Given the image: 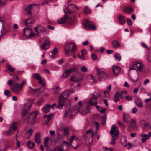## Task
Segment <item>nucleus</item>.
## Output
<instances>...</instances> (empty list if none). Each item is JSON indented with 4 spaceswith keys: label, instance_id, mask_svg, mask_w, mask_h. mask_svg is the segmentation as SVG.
I'll list each match as a JSON object with an SVG mask.
<instances>
[{
    "label": "nucleus",
    "instance_id": "nucleus-1",
    "mask_svg": "<svg viewBox=\"0 0 151 151\" xmlns=\"http://www.w3.org/2000/svg\"><path fill=\"white\" fill-rule=\"evenodd\" d=\"M34 101V100L32 99H29L28 100L29 103L27 105L28 107L27 106L26 103L24 104L22 113V115L23 117H24L29 113Z\"/></svg>",
    "mask_w": 151,
    "mask_h": 151
},
{
    "label": "nucleus",
    "instance_id": "nucleus-2",
    "mask_svg": "<svg viewBox=\"0 0 151 151\" xmlns=\"http://www.w3.org/2000/svg\"><path fill=\"white\" fill-rule=\"evenodd\" d=\"M112 135L113 138L112 139L111 144L112 145H114L115 144V141L118 138L119 134L118 130L116 127L115 125L113 124L112 126L111 130L110 132Z\"/></svg>",
    "mask_w": 151,
    "mask_h": 151
},
{
    "label": "nucleus",
    "instance_id": "nucleus-3",
    "mask_svg": "<svg viewBox=\"0 0 151 151\" xmlns=\"http://www.w3.org/2000/svg\"><path fill=\"white\" fill-rule=\"evenodd\" d=\"M66 9L67 11L63 9L64 11L65 14H73L76 12V10H78V8L76 5L70 4L66 8Z\"/></svg>",
    "mask_w": 151,
    "mask_h": 151
},
{
    "label": "nucleus",
    "instance_id": "nucleus-4",
    "mask_svg": "<svg viewBox=\"0 0 151 151\" xmlns=\"http://www.w3.org/2000/svg\"><path fill=\"white\" fill-rule=\"evenodd\" d=\"M38 110L32 111L27 117L26 119L28 122H33L36 119L37 116L39 114Z\"/></svg>",
    "mask_w": 151,
    "mask_h": 151
},
{
    "label": "nucleus",
    "instance_id": "nucleus-5",
    "mask_svg": "<svg viewBox=\"0 0 151 151\" xmlns=\"http://www.w3.org/2000/svg\"><path fill=\"white\" fill-rule=\"evenodd\" d=\"M77 70L76 68H70L69 70H65L64 72L62 74L61 78L62 79H65L67 78L69 75L72 72L75 71Z\"/></svg>",
    "mask_w": 151,
    "mask_h": 151
},
{
    "label": "nucleus",
    "instance_id": "nucleus-6",
    "mask_svg": "<svg viewBox=\"0 0 151 151\" xmlns=\"http://www.w3.org/2000/svg\"><path fill=\"white\" fill-rule=\"evenodd\" d=\"M83 136L86 141L89 140L91 138L90 144L92 143L93 139V133L91 129H90L87 131Z\"/></svg>",
    "mask_w": 151,
    "mask_h": 151
},
{
    "label": "nucleus",
    "instance_id": "nucleus-7",
    "mask_svg": "<svg viewBox=\"0 0 151 151\" xmlns=\"http://www.w3.org/2000/svg\"><path fill=\"white\" fill-rule=\"evenodd\" d=\"M33 78L38 81L39 83L43 86L45 85L44 81L41 78V76L38 73H35L32 75Z\"/></svg>",
    "mask_w": 151,
    "mask_h": 151
},
{
    "label": "nucleus",
    "instance_id": "nucleus-8",
    "mask_svg": "<svg viewBox=\"0 0 151 151\" xmlns=\"http://www.w3.org/2000/svg\"><path fill=\"white\" fill-rule=\"evenodd\" d=\"M84 25L85 28L87 29H92L93 30H94L96 29V26L94 25H92L89 21L87 19L85 20Z\"/></svg>",
    "mask_w": 151,
    "mask_h": 151
},
{
    "label": "nucleus",
    "instance_id": "nucleus-9",
    "mask_svg": "<svg viewBox=\"0 0 151 151\" xmlns=\"http://www.w3.org/2000/svg\"><path fill=\"white\" fill-rule=\"evenodd\" d=\"M96 71L97 72L98 76L99 79L103 78L104 79H106L108 78L109 77L107 74L101 70L96 68Z\"/></svg>",
    "mask_w": 151,
    "mask_h": 151
},
{
    "label": "nucleus",
    "instance_id": "nucleus-10",
    "mask_svg": "<svg viewBox=\"0 0 151 151\" xmlns=\"http://www.w3.org/2000/svg\"><path fill=\"white\" fill-rule=\"evenodd\" d=\"M137 69L139 71H141L142 69V67H132L129 69V71L128 73V75L129 78L132 81L134 82L138 80V79H136V80H134L133 79L132 77L130 75V71L132 70H134L137 71Z\"/></svg>",
    "mask_w": 151,
    "mask_h": 151
},
{
    "label": "nucleus",
    "instance_id": "nucleus-11",
    "mask_svg": "<svg viewBox=\"0 0 151 151\" xmlns=\"http://www.w3.org/2000/svg\"><path fill=\"white\" fill-rule=\"evenodd\" d=\"M14 81L15 82L14 85V87L12 88V90L15 94H18L20 91H21L22 89H20V87L19 86L18 83L16 82L14 80Z\"/></svg>",
    "mask_w": 151,
    "mask_h": 151
},
{
    "label": "nucleus",
    "instance_id": "nucleus-12",
    "mask_svg": "<svg viewBox=\"0 0 151 151\" xmlns=\"http://www.w3.org/2000/svg\"><path fill=\"white\" fill-rule=\"evenodd\" d=\"M35 4H31L29 5L26 8L25 10L28 14L31 15V12L32 9L34 8L33 6Z\"/></svg>",
    "mask_w": 151,
    "mask_h": 151
},
{
    "label": "nucleus",
    "instance_id": "nucleus-13",
    "mask_svg": "<svg viewBox=\"0 0 151 151\" xmlns=\"http://www.w3.org/2000/svg\"><path fill=\"white\" fill-rule=\"evenodd\" d=\"M50 42L48 40H46L45 42L40 46V48L43 50H46L48 49L50 46Z\"/></svg>",
    "mask_w": 151,
    "mask_h": 151
},
{
    "label": "nucleus",
    "instance_id": "nucleus-14",
    "mask_svg": "<svg viewBox=\"0 0 151 151\" xmlns=\"http://www.w3.org/2000/svg\"><path fill=\"white\" fill-rule=\"evenodd\" d=\"M34 30L35 32L38 34L41 33L42 32L44 31L43 27L40 25H38L35 27Z\"/></svg>",
    "mask_w": 151,
    "mask_h": 151
},
{
    "label": "nucleus",
    "instance_id": "nucleus-15",
    "mask_svg": "<svg viewBox=\"0 0 151 151\" xmlns=\"http://www.w3.org/2000/svg\"><path fill=\"white\" fill-rule=\"evenodd\" d=\"M97 103L96 98L95 96L90 99L87 105L88 106H90L91 105L96 104Z\"/></svg>",
    "mask_w": 151,
    "mask_h": 151
},
{
    "label": "nucleus",
    "instance_id": "nucleus-16",
    "mask_svg": "<svg viewBox=\"0 0 151 151\" xmlns=\"http://www.w3.org/2000/svg\"><path fill=\"white\" fill-rule=\"evenodd\" d=\"M32 31V29L29 27H26L24 29L23 33L26 38L28 35Z\"/></svg>",
    "mask_w": 151,
    "mask_h": 151
},
{
    "label": "nucleus",
    "instance_id": "nucleus-17",
    "mask_svg": "<svg viewBox=\"0 0 151 151\" xmlns=\"http://www.w3.org/2000/svg\"><path fill=\"white\" fill-rule=\"evenodd\" d=\"M72 45V43H70L67 44L65 47V52L66 54L69 56H71L70 54V45Z\"/></svg>",
    "mask_w": 151,
    "mask_h": 151
},
{
    "label": "nucleus",
    "instance_id": "nucleus-18",
    "mask_svg": "<svg viewBox=\"0 0 151 151\" xmlns=\"http://www.w3.org/2000/svg\"><path fill=\"white\" fill-rule=\"evenodd\" d=\"M35 22L34 19H31V18H29L25 20V24L26 26H29Z\"/></svg>",
    "mask_w": 151,
    "mask_h": 151
},
{
    "label": "nucleus",
    "instance_id": "nucleus-19",
    "mask_svg": "<svg viewBox=\"0 0 151 151\" xmlns=\"http://www.w3.org/2000/svg\"><path fill=\"white\" fill-rule=\"evenodd\" d=\"M136 126L135 121L133 119H131L130 124L128 127V128L129 129L133 130Z\"/></svg>",
    "mask_w": 151,
    "mask_h": 151
},
{
    "label": "nucleus",
    "instance_id": "nucleus-20",
    "mask_svg": "<svg viewBox=\"0 0 151 151\" xmlns=\"http://www.w3.org/2000/svg\"><path fill=\"white\" fill-rule=\"evenodd\" d=\"M118 19L119 22L121 24H125V18L124 16L121 14L119 15Z\"/></svg>",
    "mask_w": 151,
    "mask_h": 151
},
{
    "label": "nucleus",
    "instance_id": "nucleus-21",
    "mask_svg": "<svg viewBox=\"0 0 151 151\" xmlns=\"http://www.w3.org/2000/svg\"><path fill=\"white\" fill-rule=\"evenodd\" d=\"M81 78H78L76 76H73L70 79L71 81L72 82H79L81 81Z\"/></svg>",
    "mask_w": 151,
    "mask_h": 151
},
{
    "label": "nucleus",
    "instance_id": "nucleus-22",
    "mask_svg": "<svg viewBox=\"0 0 151 151\" xmlns=\"http://www.w3.org/2000/svg\"><path fill=\"white\" fill-rule=\"evenodd\" d=\"M68 18V16H65L58 20L57 22L59 24H63L66 22Z\"/></svg>",
    "mask_w": 151,
    "mask_h": 151
},
{
    "label": "nucleus",
    "instance_id": "nucleus-23",
    "mask_svg": "<svg viewBox=\"0 0 151 151\" xmlns=\"http://www.w3.org/2000/svg\"><path fill=\"white\" fill-rule=\"evenodd\" d=\"M136 104L139 107H142L143 106V103L142 100L140 98H138L137 100L135 101Z\"/></svg>",
    "mask_w": 151,
    "mask_h": 151
},
{
    "label": "nucleus",
    "instance_id": "nucleus-24",
    "mask_svg": "<svg viewBox=\"0 0 151 151\" xmlns=\"http://www.w3.org/2000/svg\"><path fill=\"white\" fill-rule=\"evenodd\" d=\"M130 117L129 116L123 114V120L125 122L129 123L130 122Z\"/></svg>",
    "mask_w": 151,
    "mask_h": 151
},
{
    "label": "nucleus",
    "instance_id": "nucleus-25",
    "mask_svg": "<svg viewBox=\"0 0 151 151\" xmlns=\"http://www.w3.org/2000/svg\"><path fill=\"white\" fill-rule=\"evenodd\" d=\"M60 96L61 97L65 99H67L69 96V92L68 91L65 90L63 93L61 94Z\"/></svg>",
    "mask_w": 151,
    "mask_h": 151
},
{
    "label": "nucleus",
    "instance_id": "nucleus-26",
    "mask_svg": "<svg viewBox=\"0 0 151 151\" xmlns=\"http://www.w3.org/2000/svg\"><path fill=\"white\" fill-rule=\"evenodd\" d=\"M51 116L50 115H45L44 116V119H45V122L44 124H47L49 121L50 120Z\"/></svg>",
    "mask_w": 151,
    "mask_h": 151
},
{
    "label": "nucleus",
    "instance_id": "nucleus-27",
    "mask_svg": "<svg viewBox=\"0 0 151 151\" xmlns=\"http://www.w3.org/2000/svg\"><path fill=\"white\" fill-rule=\"evenodd\" d=\"M33 131L32 129L29 130L26 133L25 137L27 139L29 138L32 135Z\"/></svg>",
    "mask_w": 151,
    "mask_h": 151
},
{
    "label": "nucleus",
    "instance_id": "nucleus-28",
    "mask_svg": "<svg viewBox=\"0 0 151 151\" xmlns=\"http://www.w3.org/2000/svg\"><path fill=\"white\" fill-rule=\"evenodd\" d=\"M15 131L11 128H10L6 131V134L7 136H9L12 135L14 132Z\"/></svg>",
    "mask_w": 151,
    "mask_h": 151
},
{
    "label": "nucleus",
    "instance_id": "nucleus-29",
    "mask_svg": "<svg viewBox=\"0 0 151 151\" xmlns=\"http://www.w3.org/2000/svg\"><path fill=\"white\" fill-rule=\"evenodd\" d=\"M50 105L47 104L45 107L42 109V110L44 112L47 113L49 112L50 110Z\"/></svg>",
    "mask_w": 151,
    "mask_h": 151
},
{
    "label": "nucleus",
    "instance_id": "nucleus-30",
    "mask_svg": "<svg viewBox=\"0 0 151 151\" xmlns=\"http://www.w3.org/2000/svg\"><path fill=\"white\" fill-rule=\"evenodd\" d=\"M121 70L119 67H113V72L114 74H116L119 73Z\"/></svg>",
    "mask_w": 151,
    "mask_h": 151
},
{
    "label": "nucleus",
    "instance_id": "nucleus-31",
    "mask_svg": "<svg viewBox=\"0 0 151 151\" xmlns=\"http://www.w3.org/2000/svg\"><path fill=\"white\" fill-rule=\"evenodd\" d=\"M35 140L37 143L38 144L40 143V135L39 133H37L36 134Z\"/></svg>",
    "mask_w": 151,
    "mask_h": 151
},
{
    "label": "nucleus",
    "instance_id": "nucleus-32",
    "mask_svg": "<svg viewBox=\"0 0 151 151\" xmlns=\"http://www.w3.org/2000/svg\"><path fill=\"white\" fill-rule=\"evenodd\" d=\"M72 44L73 45V47L70 50V54H71V55L74 53L75 50L77 49V46L75 43H72Z\"/></svg>",
    "mask_w": 151,
    "mask_h": 151
},
{
    "label": "nucleus",
    "instance_id": "nucleus-33",
    "mask_svg": "<svg viewBox=\"0 0 151 151\" xmlns=\"http://www.w3.org/2000/svg\"><path fill=\"white\" fill-rule=\"evenodd\" d=\"M141 137H142V142H145L149 138L147 134H141L140 135Z\"/></svg>",
    "mask_w": 151,
    "mask_h": 151
},
{
    "label": "nucleus",
    "instance_id": "nucleus-34",
    "mask_svg": "<svg viewBox=\"0 0 151 151\" xmlns=\"http://www.w3.org/2000/svg\"><path fill=\"white\" fill-rule=\"evenodd\" d=\"M54 151H65L63 150V145H60L54 150Z\"/></svg>",
    "mask_w": 151,
    "mask_h": 151
},
{
    "label": "nucleus",
    "instance_id": "nucleus-35",
    "mask_svg": "<svg viewBox=\"0 0 151 151\" xmlns=\"http://www.w3.org/2000/svg\"><path fill=\"white\" fill-rule=\"evenodd\" d=\"M120 95L119 92H117L115 94L114 96V101L115 102H117L119 100V97Z\"/></svg>",
    "mask_w": 151,
    "mask_h": 151
},
{
    "label": "nucleus",
    "instance_id": "nucleus-36",
    "mask_svg": "<svg viewBox=\"0 0 151 151\" xmlns=\"http://www.w3.org/2000/svg\"><path fill=\"white\" fill-rule=\"evenodd\" d=\"M124 10L126 12L130 14L133 11V9L132 7H126L124 9Z\"/></svg>",
    "mask_w": 151,
    "mask_h": 151
},
{
    "label": "nucleus",
    "instance_id": "nucleus-37",
    "mask_svg": "<svg viewBox=\"0 0 151 151\" xmlns=\"http://www.w3.org/2000/svg\"><path fill=\"white\" fill-rule=\"evenodd\" d=\"M35 146L34 143L30 141H28L27 142V146L28 148H32Z\"/></svg>",
    "mask_w": 151,
    "mask_h": 151
},
{
    "label": "nucleus",
    "instance_id": "nucleus-38",
    "mask_svg": "<svg viewBox=\"0 0 151 151\" xmlns=\"http://www.w3.org/2000/svg\"><path fill=\"white\" fill-rule=\"evenodd\" d=\"M54 92L53 94L54 95L57 94L59 93L60 90V88L59 87H57L53 89Z\"/></svg>",
    "mask_w": 151,
    "mask_h": 151
},
{
    "label": "nucleus",
    "instance_id": "nucleus-39",
    "mask_svg": "<svg viewBox=\"0 0 151 151\" xmlns=\"http://www.w3.org/2000/svg\"><path fill=\"white\" fill-rule=\"evenodd\" d=\"M37 35L35 33H34L33 32L32 30L31 31L30 33L27 36V37H26V38H30L33 37H34L36 36Z\"/></svg>",
    "mask_w": 151,
    "mask_h": 151
},
{
    "label": "nucleus",
    "instance_id": "nucleus-40",
    "mask_svg": "<svg viewBox=\"0 0 151 151\" xmlns=\"http://www.w3.org/2000/svg\"><path fill=\"white\" fill-rule=\"evenodd\" d=\"M17 122H13L12 125V126L10 128H11L12 129L14 130V131L17 129Z\"/></svg>",
    "mask_w": 151,
    "mask_h": 151
},
{
    "label": "nucleus",
    "instance_id": "nucleus-41",
    "mask_svg": "<svg viewBox=\"0 0 151 151\" xmlns=\"http://www.w3.org/2000/svg\"><path fill=\"white\" fill-rule=\"evenodd\" d=\"M106 115H104L102 117L101 122V123L103 125H104L106 122Z\"/></svg>",
    "mask_w": 151,
    "mask_h": 151
},
{
    "label": "nucleus",
    "instance_id": "nucleus-42",
    "mask_svg": "<svg viewBox=\"0 0 151 151\" xmlns=\"http://www.w3.org/2000/svg\"><path fill=\"white\" fill-rule=\"evenodd\" d=\"M77 139H78L77 138L76 136H74V135L72 136L71 137V138L70 140V141H69L70 143V144H71L73 143L74 140H77Z\"/></svg>",
    "mask_w": 151,
    "mask_h": 151
},
{
    "label": "nucleus",
    "instance_id": "nucleus-43",
    "mask_svg": "<svg viewBox=\"0 0 151 151\" xmlns=\"http://www.w3.org/2000/svg\"><path fill=\"white\" fill-rule=\"evenodd\" d=\"M112 44L113 46L114 47L117 48H119V44L116 40L112 42Z\"/></svg>",
    "mask_w": 151,
    "mask_h": 151
},
{
    "label": "nucleus",
    "instance_id": "nucleus-44",
    "mask_svg": "<svg viewBox=\"0 0 151 151\" xmlns=\"http://www.w3.org/2000/svg\"><path fill=\"white\" fill-rule=\"evenodd\" d=\"M114 57L115 58L118 60V61H120L121 60V56L118 53H116L114 55Z\"/></svg>",
    "mask_w": 151,
    "mask_h": 151
},
{
    "label": "nucleus",
    "instance_id": "nucleus-45",
    "mask_svg": "<svg viewBox=\"0 0 151 151\" xmlns=\"http://www.w3.org/2000/svg\"><path fill=\"white\" fill-rule=\"evenodd\" d=\"M4 94L7 97H9L11 96V92L7 90H4Z\"/></svg>",
    "mask_w": 151,
    "mask_h": 151
},
{
    "label": "nucleus",
    "instance_id": "nucleus-46",
    "mask_svg": "<svg viewBox=\"0 0 151 151\" xmlns=\"http://www.w3.org/2000/svg\"><path fill=\"white\" fill-rule=\"evenodd\" d=\"M88 78L89 79L92 80L93 82H95L94 78L93 75L91 74H88Z\"/></svg>",
    "mask_w": 151,
    "mask_h": 151
},
{
    "label": "nucleus",
    "instance_id": "nucleus-47",
    "mask_svg": "<svg viewBox=\"0 0 151 151\" xmlns=\"http://www.w3.org/2000/svg\"><path fill=\"white\" fill-rule=\"evenodd\" d=\"M15 69L12 67H7V70H6L5 71H7L8 70L11 72H13L14 71Z\"/></svg>",
    "mask_w": 151,
    "mask_h": 151
},
{
    "label": "nucleus",
    "instance_id": "nucleus-48",
    "mask_svg": "<svg viewBox=\"0 0 151 151\" xmlns=\"http://www.w3.org/2000/svg\"><path fill=\"white\" fill-rule=\"evenodd\" d=\"M65 99H65L63 98V97H61V96H60V97L59 99V103L63 104V103L64 102V101Z\"/></svg>",
    "mask_w": 151,
    "mask_h": 151
},
{
    "label": "nucleus",
    "instance_id": "nucleus-49",
    "mask_svg": "<svg viewBox=\"0 0 151 151\" xmlns=\"http://www.w3.org/2000/svg\"><path fill=\"white\" fill-rule=\"evenodd\" d=\"M49 139V138L48 137L45 139L44 141V145L45 146L47 147L48 146V141Z\"/></svg>",
    "mask_w": 151,
    "mask_h": 151
},
{
    "label": "nucleus",
    "instance_id": "nucleus-50",
    "mask_svg": "<svg viewBox=\"0 0 151 151\" xmlns=\"http://www.w3.org/2000/svg\"><path fill=\"white\" fill-rule=\"evenodd\" d=\"M90 12L91 10L90 9H88V7L87 6H85L84 13L86 14H88Z\"/></svg>",
    "mask_w": 151,
    "mask_h": 151
},
{
    "label": "nucleus",
    "instance_id": "nucleus-51",
    "mask_svg": "<svg viewBox=\"0 0 151 151\" xmlns=\"http://www.w3.org/2000/svg\"><path fill=\"white\" fill-rule=\"evenodd\" d=\"M63 143L64 144L63 145H65L66 146V147H67L66 149H67L68 148V147H69L70 146V142L69 143L68 142H66V141H63Z\"/></svg>",
    "mask_w": 151,
    "mask_h": 151
},
{
    "label": "nucleus",
    "instance_id": "nucleus-52",
    "mask_svg": "<svg viewBox=\"0 0 151 151\" xmlns=\"http://www.w3.org/2000/svg\"><path fill=\"white\" fill-rule=\"evenodd\" d=\"M144 65L142 63L139 62H137L133 65V66H143Z\"/></svg>",
    "mask_w": 151,
    "mask_h": 151
},
{
    "label": "nucleus",
    "instance_id": "nucleus-53",
    "mask_svg": "<svg viewBox=\"0 0 151 151\" xmlns=\"http://www.w3.org/2000/svg\"><path fill=\"white\" fill-rule=\"evenodd\" d=\"M94 124L95 125V126H96V131L95 132V133L96 134L97 133V132H98V130L99 124L97 122H94Z\"/></svg>",
    "mask_w": 151,
    "mask_h": 151
},
{
    "label": "nucleus",
    "instance_id": "nucleus-54",
    "mask_svg": "<svg viewBox=\"0 0 151 151\" xmlns=\"http://www.w3.org/2000/svg\"><path fill=\"white\" fill-rule=\"evenodd\" d=\"M91 57L93 60H95L97 59V57L95 54L92 53L91 54Z\"/></svg>",
    "mask_w": 151,
    "mask_h": 151
},
{
    "label": "nucleus",
    "instance_id": "nucleus-55",
    "mask_svg": "<svg viewBox=\"0 0 151 151\" xmlns=\"http://www.w3.org/2000/svg\"><path fill=\"white\" fill-rule=\"evenodd\" d=\"M104 93L105 97L107 98H109V97L110 96L109 93L107 91H104Z\"/></svg>",
    "mask_w": 151,
    "mask_h": 151
},
{
    "label": "nucleus",
    "instance_id": "nucleus-56",
    "mask_svg": "<svg viewBox=\"0 0 151 151\" xmlns=\"http://www.w3.org/2000/svg\"><path fill=\"white\" fill-rule=\"evenodd\" d=\"M44 101V99L43 98H42L41 99H40L37 102V104L38 105H41L43 103V101Z\"/></svg>",
    "mask_w": 151,
    "mask_h": 151
},
{
    "label": "nucleus",
    "instance_id": "nucleus-57",
    "mask_svg": "<svg viewBox=\"0 0 151 151\" xmlns=\"http://www.w3.org/2000/svg\"><path fill=\"white\" fill-rule=\"evenodd\" d=\"M63 130H64V134L66 136H68L69 134V131L68 129H64Z\"/></svg>",
    "mask_w": 151,
    "mask_h": 151
},
{
    "label": "nucleus",
    "instance_id": "nucleus-58",
    "mask_svg": "<svg viewBox=\"0 0 151 151\" xmlns=\"http://www.w3.org/2000/svg\"><path fill=\"white\" fill-rule=\"evenodd\" d=\"M127 24L129 26H131L132 24V22L131 19L130 18H128L127 19Z\"/></svg>",
    "mask_w": 151,
    "mask_h": 151
},
{
    "label": "nucleus",
    "instance_id": "nucleus-59",
    "mask_svg": "<svg viewBox=\"0 0 151 151\" xmlns=\"http://www.w3.org/2000/svg\"><path fill=\"white\" fill-rule=\"evenodd\" d=\"M78 57L80 59L83 60L85 59L84 55L83 54H81V55L80 54L78 55Z\"/></svg>",
    "mask_w": 151,
    "mask_h": 151
},
{
    "label": "nucleus",
    "instance_id": "nucleus-60",
    "mask_svg": "<svg viewBox=\"0 0 151 151\" xmlns=\"http://www.w3.org/2000/svg\"><path fill=\"white\" fill-rule=\"evenodd\" d=\"M64 105L63 104L59 103V104L57 106V108L61 109L63 108V106Z\"/></svg>",
    "mask_w": 151,
    "mask_h": 151
},
{
    "label": "nucleus",
    "instance_id": "nucleus-61",
    "mask_svg": "<svg viewBox=\"0 0 151 151\" xmlns=\"http://www.w3.org/2000/svg\"><path fill=\"white\" fill-rule=\"evenodd\" d=\"M81 109V108H80V107H79L77 105H76V106H75L74 107H73V109L74 110H79V112H80V109Z\"/></svg>",
    "mask_w": 151,
    "mask_h": 151
},
{
    "label": "nucleus",
    "instance_id": "nucleus-62",
    "mask_svg": "<svg viewBox=\"0 0 151 151\" xmlns=\"http://www.w3.org/2000/svg\"><path fill=\"white\" fill-rule=\"evenodd\" d=\"M117 122L122 128H123L124 127L125 125L121 123L120 121H118Z\"/></svg>",
    "mask_w": 151,
    "mask_h": 151
},
{
    "label": "nucleus",
    "instance_id": "nucleus-63",
    "mask_svg": "<svg viewBox=\"0 0 151 151\" xmlns=\"http://www.w3.org/2000/svg\"><path fill=\"white\" fill-rule=\"evenodd\" d=\"M127 141V139L125 138L124 139V142L123 143L122 141H121V143L123 146H124V147H126L127 146V144L126 143Z\"/></svg>",
    "mask_w": 151,
    "mask_h": 151
},
{
    "label": "nucleus",
    "instance_id": "nucleus-64",
    "mask_svg": "<svg viewBox=\"0 0 151 151\" xmlns=\"http://www.w3.org/2000/svg\"><path fill=\"white\" fill-rule=\"evenodd\" d=\"M58 52V49L57 48H54L53 50L51 52V53H54L55 55L57 54Z\"/></svg>",
    "mask_w": 151,
    "mask_h": 151
}]
</instances>
